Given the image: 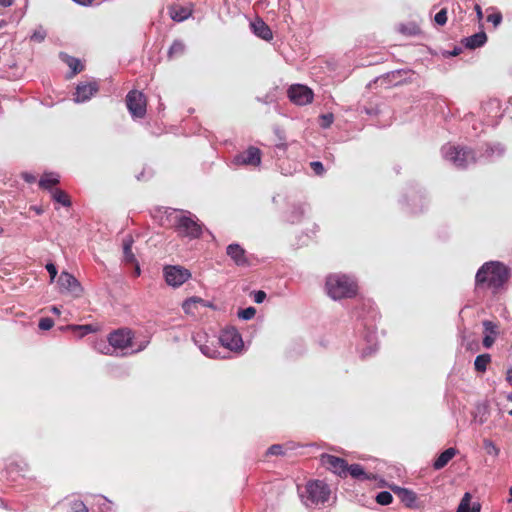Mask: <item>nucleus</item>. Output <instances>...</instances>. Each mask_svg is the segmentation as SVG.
Wrapping results in <instances>:
<instances>
[{
  "label": "nucleus",
  "mask_w": 512,
  "mask_h": 512,
  "mask_svg": "<svg viewBox=\"0 0 512 512\" xmlns=\"http://www.w3.org/2000/svg\"><path fill=\"white\" fill-rule=\"evenodd\" d=\"M483 327L485 336L482 343L485 348H490L498 335V325L492 321L485 320L483 321Z\"/></svg>",
  "instance_id": "f3484780"
},
{
  "label": "nucleus",
  "mask_w": 512,
  "mask_h": 512,
  "mask_svg": "<svg viewBox=\"0 0 512 512\" xmlns=\"http://www.w3.org/2000/svg\"><path fill=\"white\" fill-rule=\"evenodd\" d=\"M508 278L509 272L505 265L500 262H490L484 264L478 270L475 281L477 286L486 284L488 288L496 292Z\"/></svg>",
  "instance_id": "f257e3e1"
},
{
  "label": "nucleus",
  "mask_w": 512,
  "mask_h": 512,
  "mask_svg": "<svg viewBox=\"0 0 512 512\" xmlns=\"http://www.w3.org/2000/svg\"><path fill=\"white\" fill-rule=\"evenodd\" d=\"M67 328L73 330V331H79L80 332V336H84V335H87L89 333H93L96 331V329L90 325V324H86V325H69Z\"/></svg>",
  "instance_id": "c756f323"
},
{
  "label": "nucleus",
  "mask_w": 512,
  "mask_h": 512,
  "mask_svg": "<svg viewBox=\"0 0 512 512\" xmlns=\"http://www.w3.org/2000/svg\"><path fill=\"white\" fill-rule=\"evenodd\" d=\"M57 183H59V177L54 173H45L39 181L40 187L44 189H50Z\"/></svg>",
  "instance_id": "393cba45"
},
{
  "label": "nucleus",
  "mask_w": 512,
  "mask_h": 512,
  "mask_svg": "<svg viewBox=\"0 0 512 512\" xmlns=\"http://www.w3.org/2000/svg\"><path fill=\"white\" fill-rule=\"evenodd\" d=\"M334 117L332 114H325L321 116V126L328 128L333 123Z\"/></svg>",
  "instance_id": "79ce46f5"
},
{
  "label": "nucleus",
  "mask_w": 512,
  "mask_h": 512,
  "mask_svg": "<svg viewBox=\"0 0 512 512\" xmlns=\"http://www.w3.org/2000/svg\"><path fill=\"white\" fill-rule=\"evenodd\" d=\"M46 270L48 271V273L50 275V281L53 282L57 276L56 266L53 263H48V264H46Z\"/></svg>",
  "instance_id": "c03bdc74"
},
{
  "label": "nucleus",
  "mask_w": 512,
  "mask_h": 512,
  "mask_svg": "<svg viewBox=\"0 0 512 512\" xmlns=\"http://www.w3.org/2000/svg\"><path fill=\"white\" fill-rule=\"evenodd\" d=\"M51 193H52V198L54 201L62 204L63 206L71 205L68 195L63 190L54 189L51 191Z\"/></svg>",
  "instance_id": "c85d7f7f"
},
{
  "label": "nucleus",
  "mask_w": 512,
  "mask_h": 512,
  "mask_svg": "<svg viewBox=\"0 0 512 512\" xmlns=\"http://www.w3.org/2000/svg\"><path fill=\"white\" fill-rule=\"evenodd\" d=\"M219 341L223 347L231 351H237L243 346L241 335L234 328L224 330Z\"/></svg>",
  "instance_id": "9d476101"
},
{
  "label": "nucleus",
  "mask_w": 512,
  "mask_h": 512,
  "mask_svg": "<svg viewBox=\"0 0 512 512\" xmlns=\"http://www.w3.org/2000/svg\"><path fill=\"white\" fill-rule=\"evenodd\" d=\"M51 311H52L54 314H57V315H59V314H60V309H59L58 307H56V306H53V307L51 308Z\"/></svg>",
  "instance_id": "864d4df0"
},
{
  "label": "nucleus",
  "mask_w": 512,
  "mask_h": 512,
  "mask_svg": "<svg viewBox=\"0 0 512 512\" xmlns=\"http://www.w3.org/2000/svg\"><path fill=\"white\" fill-rule=\"evenodd\" d=\"M288 97L296 105H306L313 100V91L305 85L294 84L288 89Z\"/></svg>",
  "instance_id": "1a4fd4ad"
},
{
  "label": "nucleus",
  "mask_w": 512,
  "mask_h": 512,
  "mask_svg": "<svg viewBox=\"0 0 512 512\" xmlns=\"http://www.w3.org/2000/svg\"><path fill=\"white\" fill-rule=\"evenodd\" d=\"M226 254L233 260V262L237 266L243 267L249 265L245 249L237 243L228 245L226 248Z\"/></svg>",
  "instance_id": "4468645a"
},
{
  "label": "nucleus",
  "mask_w": 512,
  "mask_h": 512,
  "mask_svg": "<svg viewBox=\"0 0 512 512\" xmlns=\"http://www.w3.org/2000/svg\"><path fill=\"white\" fill-rule=\"evenodd\" d=\"M192 339L199 348L201 345L208 343V336L205 332L202 331L195 332Z\"/></svg>",
  "instance_id": "72a5a7b5"
},
{
  "label": "nucleus",
  "mask_w": 512,
  "mask_h": 512,
  "mask_svg": "<svg viewBox=\"0 0 512 512\" xmlns=\"http://www.w3.org/2000/svg\"><path fill=\"white\" fill-rule=\"evenodd\" d=\"M108 341L111 347L125 349L132 345L131 331L119 329L109 334Z\"/></svg>",
  "instance_id": "9b49d317"
},
{
  "label": "nucleus",
  "mask_w": 512,
  "mask_h": 512,
  "mask_svg": "<svg viewBox=\"0 0 512 512\" xmlns=\"http://www.w3.org/2000/svg\"><path fill=\"white\" fill-rule=\"evenodd\" d=\"M392 490L398 495V497L407 507L414 506L417 497L413 491L398 486L392 487Z\"/></svg>",
  "instance_id": "a211bd4d"
},
{
  "label": "nucleus",
  "mask_w": 512,
  "mask_h": 512,
  "mask_svg": "<svg viewBox=\"0 0 512 512\" xmlns=\"http://www.w3.org/2000/svg\"><path fill=\"white\" fill-rule=\"evenodd\" d=\"M322 462L328 467V469L332 470L339 476H347L348 463L344 459L333 455H322Z\"/></svg>",
  "instance_id": "ddd939ff"
},
{
  "label": "nucleus",
  "mask_w": 512,
  "mask_h": 512,
  "mask_svg": "<svg viewBox=\"0 0 512 512\" xmlns=\"http://www.w3.org/2000/svg\"><path fill=\"white\" fill-rule=\"evenodd\" d=\"M436 24L443 26L447 22V9H441L434 17Z\"/></svg>",
  "instance_id": "e433bc0d"
},
{
  "label": "nucleus",
  "mask_w": 512,
  "mask_h": 512,
  "mask_svg": "<svg viewBox=\"0 0 512 512\" xmlns=\"http://www.w3.org/2000/svg\"><path fill=\"white\" fill-rule=\"evenodd\" d=\"M487 21L493 23L494 26H498L502 21L501 13H493L487 16Z\"/></svg>",
  "instance_id": "a19ab883"
},
{
  "label": "nucleus",
  "mask_w": 512,
  "mask_h": 512,
  "mask_svg": "<svg viewBox=\"0 0 512 512\" xmlns=\"http://www.w3.org/2000/svg\"><path fill=\"white\" fill-rule=\"evenodd\" d=\"M126 104L133 117L142 118L146 114V99L143 93L130 91L126 96Z\"/></svg>",
  "instance_id": "6e6552de"
},
{
  "label": "nucleus",
  "mask_w": 512,
  "mask_h": 512,
  "mask_svg": "<svg viewBox=\"0 0 512 512\" xmlns=\"http://www.w3.org/2000/svg\"><path fill=\"white\" fill-rule=\"evenodd\" d=\"M351 475L355 479L365 480L369 479L363 467L359 464L348 465L347 475Z\"/></svg>",
  "instance_id": "a878e982"
},
{
  "label": "nucleus",
  "mask_w": 512,
  "mask_h": 512,
  "mask_svg": "<svg viewBox=\"0 0 512 512\" xmlns=\"http://www.w3.org/2000/svg\"><path fill=\"white\" fill-rule=\"evenodd\" d=\"M135 264H136V267H135V273H136V275H137V276H139V275H140V267H139V265L137 264V262H136Z\"/></svg>",
  "instance_id": "5fc2aeb1"
},
{
  "label": "nucleus",
  "mask_w": 512,
  "mask_h": 512,
  "mask_svg": "<svg viewBox=\"0 0 512 512\" xmlns=\"http://www.w3.org/2000/svg\"><path fill=\"white\" fill-rule=\"evenodd\" d=\"M185 51V45L180 40H175L168 50V58L172 59L176 56H180Z\"/></svg>",
  "instance_id": "cd10ccee"
},
{
  "label": "nucleus",
  "mask_w": 512,
  "mask_h": 512,
  "mask_svg": "<svg viewBox=\"0 0 512 512\" xmlns=\"http://www.w3.org/2000/svg\"><path fill=\"white\" fill-rule=\"evenodd\" d=\"M199 305L208 306L202 298L194 296L183 302L182 309L188 315H195Z\"/></svg>",
  "instance_id": "6ab92c4d"
},
{
  "label": "nucleus",
  "mask_w": 512,
  "mask_h": 512,
  "mask_svg": "<svg viewBox=\"0 0 512 512\" xmlns=\"http://www.w3.org/2000/svg\"><path fill=\"white\" fill-rule=\"evenodd\" d=\"M14 0H0V6L9 7L13 4Z\"/></svg>",
  "instance_id": "09e8293b"
},
{
  "label": "nucleus",
  "mask_w": 512,
  "mask_h": 512,
  "mask_svg": "<svg viewBox=\"0 0 512 512\" xmlns=\"http://www.w3.org/2000/svg\"><path fill=\"white\" fill-rule=\"evenodd\" d=\"M470 504L471 494L467 492L461 499L457 512H480V504H474L472 507H470Z\"/></svg>",
  "instance_id": "b1692460"
},
{
  "label": "nucleus",
  "mask_w": 512,
  "mask_h": 512,
  "mask_svg": "<svg viewBox=\"0 0 512 512\" xmlns=\"http://www.w3.org/2000/svg\"><path fill=\"white\" fill-rule=\"evenodd\" d=\"M31 209H33L37 214H41L43 212V210L40 207L33 206L31 207Z\"/></svg>",
  "instance_id": "603ef678"
},
{
  "label": "nucleus",
  "mask_w": 512,
  "mask_h": 512,
  "mask_svg": "<svg viewBox=\"0 0 512 512\" xmlns=\"http://www.w3.org/2000/svg\"><path fill=\"white\" fill-rule=\"evenodd\" d=\"M509 413H510V415H512V410Z\"/></svg>",
  "instance_id": "052dcab7"
},
{
  "label": "nucleus",
  "mask_w": 512,
  "mask_h": 512,
  "mask_svg": "<svg viewBox=\"0 0 512 512\" xmlns=\"http://www.w3.org/2000/svg\"><path fill=\"white\" fill-rule=\"evenodd\" d=\"M508 399H509V400H512V396H509V397H508Z\"/></svg>",
  "instance_id": "bf43d9fd"
},
{
  "label": "nucleus",
  "mask_w": 512,
  "mask_h": 512,
  "mask_svg": "<svg viewBox=\"0 0 512 512\" xmlns=\"http://www.w3.org/2000/svg\"><path fill=\"white\" fill-rule=\"evenodd\" d=\"M506 380L512 385V368L507 371Z\"/></svg>",
  "instance_id": "3c124183"
},
{
  "label": "nucleus",
  "mask_w": 512,
  "mask_h": 512,
  "mask_svg": "<svg viewBox=\"0 0 512 512\" xmlns=\"http://www.w3.org/2000/svg\"><path fill=\"white\" fill-rule=\"evenodd\" d=\"M443 156L458 168H466L475 162L474 152L468 148L447 145L442 148Z\"/></svg>",
  "instance_id": "39448f33"
},
{
  "label": "nucleus",
  "mask_w": 512,
  "mask_h": 512,
  "mask_svg": "<svg viewBox=\"0 0 512 512\" xmlns=\"http://www.w3.org/2000/svg\"><path fill=\"white\" fill-rule=\"evenodd\" d=\"M54 325V321L51 319V318H41L40 321H39V328L41 330H49L53 327Z\"/></svg>",
  "instance_id": "58836bf2"
},
{
  "label": "nucleus",
  "mask_w": 512,
  "mask_h": 512,
  "mask_svg": "<svg viewBox=\"0 0 512 512\" xmlns=\"http://www.w3.org/2000/svg\"><path fill=\"white\" fill-rule=\"evenodd\" d=\"M133 237L131 235H126L123 238V255L124 260L127 263H136V257L134 253L132 252V245H133Z\"/></svg>",
  "instance_id": "5701e85b"
},
{
  "label": "nucleus",
  "mask_w": 512,
  "mask_h": 512,
  "mask_svg": "<svg viewBox=\"0 0 512 512\" xmlns=\"http://www.w3.org/2000/svg\"><path fill=\"white\" fill-rule=\"evenodd\" d=\"M163 272L166 283L172 287L181 286L191 277L190 271L181 266H166Z\"/></svg>",
  "instance_id": "0eeeda50"
},
{
  "label": "nucleus",
  "mask_w": 512,
  "mask_h": 512,
  "mask_svg": "<svg viewBox=\"0 0 512 512\" xmlns=\"http://www.w3.org/2000/svg\"><path fill=\"white\" fill-rule=\"evenodd\" d=\"M483 447L487 454L497 457L500 453V449L490 439L483 440Z\"/></svg>",
  "instance_id": "7c9ffc66"
},
{
  "label": "nucleus",
  "mask_w": 512,
  "mask_h": 512,
  "mask_svg": "<svg viewBox=\"0 0 512 512\" xmlns=\"http://www.w3.org/2000/svg\"><path fill=\"white\" fill-rule=\"evenodd\" d=\"M490 362L491 356L489 354L478 355L474 361L475 370L482 373L485 372Z\"/></svg>",
  "instance_id": "bb28decb"
},
{
  "label": "nucleus",
  "mask_w": 512,
  "mask_h": 512,
  "mask_svg": "<svg viewBox=\"0 0 512 512\" xmlns=\"http://www.w3.org/2000/svg\"><path fill=\"white\" fill-rule=\"evenodd\" d=\"M256 314V309L254 307H248L245 309H242L238 312V317L243 320H250L252 319Z\"/></svg>",
  "instance_id": "f704fd0d"
},
{
  "label": "nucleus",
  "mask_w": 512,
  "mask_h": 512,
  "mask_svg": "<svg viewBox=\"0 0 512 512\" xmlns=\"http://www.w3.org/2000/svg\"><path fill=\"white\" fill-rule=\"evenodd\" d=\"M327 294L334 300L351 298L357 293V285L350 277L342 274H331L326 279Z\"/></svg>",
  "instance_id": "f03ea898"
},
{
  "label": "nucleus",
  "mask_w": 512,
  "mask_h": 512,
  "mask_svg": "<svg viewBox=\"0 0 512 512\" xmlns=\"http://www.w3.org/2000/svg\"><path fill=\"white\" fill-rule=\"evenodd\" d=\"M475 11H476V14H477V18L478 20H482L483 18V12H482V9H481V6L476 4L475 7H474Z\"/></svg>",
  "instance_id": "de8ad7c7"
},
{
  "label": "nucleus",
  "mask_w": 512,
  "mask_h": 512,
  "mask_svg": "<svg viewBox=\"0 0 512 512\" xmlns=\"http://www.w3.org/2000/svg\"><path fill=\"white\" fill-rule=\"evenodd\" d=\"M486 41H487V36H486L485 32L481 31V32L475 33L472 36L465 38L464 44L466 47H468L470 49H475V48L483 46L486 43Z\"/></svg>",
  "instance_id": "412c9836"
},
{
  "label": "nucleus",
  "mask_w": 512,
  "mask_h": 512,
  "mask_svg": "<svg viewBox=\"0 0 512 512\" xmlns=\"http://www.w3.org/2000/svg\"><path fill=\"white\" fill-rule=\"evenodd\" d=\"M311 168L317 175H322L324 173V166L320 161H313L310 163Z\"/></svg>",
  "instance_id": "37998d69"
},
{
  "label": "nucleus",
  "mask_w": 512,
  "mask_h": 512,
  "mask_svg": "<svg viewBox=\"0 0 512 512\" xmlns=\"http://www.w3.org/2000/svg\"><path fill=\"white\" fill-rule=\"evenodd\" d=\"M174 228L180 236L191 239L199 238L202 234L201 224L191 215H176L174 217Z\"/></svg>",
  "instance_id": "20e7f679"
},
{
  "label": "nucleus",
  "mask_w": 512,
  "mask_h": 512,
  "mask_svg": "<svg viewBox=\"0 0 512 512\" xmlns=\"http://www.w3.org/2000/svg\"><path fill=\"white\" fill-rule=\"evenodd\" d=\"M267 454L269 455H281L283 454V447L279 444L272 445L268 451Z\"/></svg>",
  "instance_id": "a18cd8bd"
},
{
  "label": "nucleus",
  "mask_w": 512,
  "mask_h": 512,
  "mask_svg": "<svg viewBox=\"0 0 512 512\" xmlns=\"http://www.w3.org/2000/svg\"><path fill=\"white\" fill-rule=\"evenodd\" d=\"M45 37H46V31L40 27L39 29H37L33 32V34L31 35V40L40 43V42L44 41Z\"/></svg>",
  "instance_id": "4c0bfd02"
},
{
  "label": "nucleus",
  "mask_w": 512,
  "mask_h": 512,
  "mask_svg": "<svg viewBox=\"0 0 512 512\" xmlns=\"http://www.w3.org/2000/svg\"><path fill=\"white\" fill-rule=\"evenodd\" d=\"M99 87L96 82H89L85 84H79L75 92V102H85L89 100L95 93H97Z\"/></svg>",
  "instance_id": "2eb2a0df"
},
{
  "label": "nucleus",
  "mask_w": 512,
  "mask_h": 512,
  "mask_svg": "<svg viewBox=\"0 0 512 512\" xmlns=\"http://www.w3.org/2000/svg\"><path fill=\"white\" fill-rule=\"evenodd\" d=\"M266 298V293L264 291H256L254 293V301L256 303H262Z\"/></svg>",
  "instance_id": "49530a36"
},
{
  "label": "nucleus",
  "mask_w": 512,
  "mask_h": 512,
  "mask_svg": "<svg viewBox=\"0 0 512 512\" xmlns=\"http://www.w3.org/2000/svg\"><path fill=\"white\" fill-rule=\"evenodd\" d=\"M66 62L67 65L72 69L74 74L82 71L83 69L81 62L76 58L69 57Z\"/></svg>",
  "instance_id": "c9c22d12"
},
{
  "label": "nucleus",
  "mask_w": 512,
  "mask_h": 512,
  "mask_svg": "<svg viewBox=\"0 0 512 512\" xmlns=\"http://www.w3.org/2000/svg\"><path fill=\"white\" fill-rule=\"evenodd\" d=\"M250 27L253 33L259 38L265 41L272 40L273 33L271 29L261 18H256L253 22H251Z\"/></svg>",
  "instance_id": "dca6fc26"
},
{
  "label": "nucleus",
  "mask_w": 512,
  "mask_h": 512,
  "mask_svg": "<svg viewBox=\"0 0 512 512\" xmlns=\"http://www.w3.org/2000/svg\"><path fill=\"white\" fill-rule=\"evenodd\" d=\"M203 355L209 358H217L219 356L218 350L213 346L205 343L199 348Z\"/></svg>",
  "instance_id": "2f4dec72"
},
{
  "label": "nucleus",
  "mask_w": 512,
  "mask_h": 512,
  "mask_svg": "<svg viewBox=\"0 0 512 512\" xmlns=\"http://www.w3.org/2000/svg\"><path fill=\"white\" fill-rule=\"evenodd\" d=\"M57 284L59 286L60 292L68 293L74 298L81 297L83 293V288L80 282L70 273L63 271L61 272Z\"/></svg>",
  "instance_id": "423d86ee"
},
{
  "label": "nucleus",
  "mask_w": 512,
  "mask_h": 512,
  "mask_svg": "<svg viewBox=\"0 0 512 512\" xmlns=\"http://www.w3.org/2000/svg\"><path fill=\"white\" fill-rule=\"evenodd\" d=\"M330 490L327 484L320 480L311 481L306 485L303 502L307 507H316L328 501Z\"/></svg>",
  "instance_id": "7ed1b4c3"
},
{
  "label": "nucleus",
  "mask_w": 512,
  "mask_h": 512,
  "mask_svg": "<svg viewBox=\"0 0 512 512\" xmlns=\"http://www.w3.org/2000/svg\"><path fill=\"white\" fill-rule=\"evenodd\" d=\"M509 495L510 498L508 499V502H512V486L509 488Z\"/></svg>",
  "instance_id": "6e6d98bb"
},
{
  "label": "nucleus",
  "mask_w": 512,
  "mask_h": 512,
  "mask_svg": "<svg viewBox=\"0 0 512 512\" xmlns=\"http://www.w3.org/2000/svg\"><path fill=\"white\" fill-rule=\"evenodd\" d=\"M2 233H3V229L0 227V234H2Z\"/></svg>",
  "instance_id": "13d9d810"
},
{
  "label": "nucleus",
  "mask_w": 512,
  "mask_h": 512,
  "mask_svg": "<svg viewBox=\"0 0 512 512\" xmlns=\"http://www.w3.org/2000/svg\"><path fill=\"white\" fill-rule=\"evenodd\" d=\"M70 512H88V509L82 501H74Z\"/></svg>",
  "instance_id": "ea45409f"
},
{
  "label": "nucleus",
  "mask_w": 512,
  "mask_h": 512,
  "mask_svg": "<svg viewBox=\"0 0 512 512\" xmlns=\"http://www.w3.org/2000/svg\"><path fill=\"white\" fill-rule=\"evenodd\" d=\"M393 497L392 494L388 491H382L377 494L376 502L380 505H388L392 503Z\"/></svg>",
  "instance_id": "473e14b6"
},
{
  "label": "nucleus",
  "mask_w": 512,
  "mask_h": 512,
  "mask_svg": "<svg viewBox=\"0 0 512 512\" xmlns=\"http://www.w3.org/2000/svg\"><path fill=\"white\" fill-rule=\"evenodd\" d=\"M234 163L239 165L258 166L261 163L260 149L251 146L243 153L234 157Z\"/></svg>",
  "instance_id": "f8f14e48"
},
{
  "label": "nucleus",
  "mask_w": 512,
  "mask_h": 512,
  "mask_svg": "<svg viewBox=\"0 0 512 512\" xmlns=\"http://www.w3.org/2000/svg\"><path fill=\"white\" fill-rule=\"evenodd\" d=\"M169 13L174 21L181 22L186 20L192 13L191 9L183 6H172L169 8Z\"/></svg>",
  "instance_id": "4be33fe9"
},
{
  "label": "nucleus",
  "mask_w": 512,
  "mask_h": 512,
  "mask_svg": "<svg viewBox=\"0 0 512 512\" xmlns=\"http://www.w3.org/2000/svg\"><path fill=\"white\" fill-rule=\"evenodd\" d=\"M25 179H26V181H28V182H32V181L34 180V177H32V176H31V177L26 176V177H25Z\"/></svg>",
  "instance_id": "4d7b16f0"
},
{
  "label": "nucleus",
  "mask_w": 512,
  "mask_h": 512,
  "mask_svg": "<svg viewBox=\"0 0 512 512\" xmlns=\"http://www.w3.org/2000/svg\"><path fill=\"white\" fill-rule=\"evenodd\" d=\"M73 1L78 4L84 5V6L90 5L92 3V0H73Z\"/></svg>",
  "instance_id": "8fccbe9b"
},
{
  "label": "nucleus",
  "mask_w": 512,
  "mask_h": 512,
  "mask_svg": "<svg viewBox=\"0 0 512 512\" xmlns=\"http://www.w3.org/2000/svg\"><path fill=\"white\" fill-rule=\"evenodd\" d=\"M457 454V450L453 447H450L443 451L437 459L434 461L433 467L436 470H440L445 467L448 462Z\"/></svg>",
  "instance_id": "aec40b11"
}]
</instances>
